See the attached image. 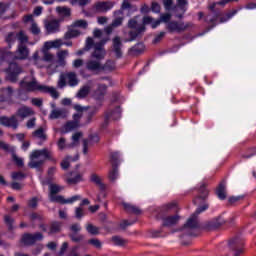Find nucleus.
Here are the masks:
<instances>
[{
    "instance_id": "nucleus-1",
    "label": "nucleus",
    "mask_w": 256,
    "mask_h": 256,
    "mask_svg": "<svg viewBox=\"0 0 256 256\" xmlns=\"http://www.w3.org/2000/svg\"><path fill=\"white\" fill-rule=\"evenodd\" d=\"M53 161L55 163V158H53V152L48 148H43L41 150H34L30 154V162L28 167L30 169H37V171H43L41 167L45 165V161Z\"/></svg>"
},
{
    "instance_id": "nucleus-2",
    "label": "nucleus",
    "mask_w": 256,
    "mask_h": 256,
    "mask_svg": "<svg viewBox=\"0 0 256 256\" xmlns=\"http://www.w3.org/2000/svg\"><path fill=\"white\" fill-rule=\"evenodd\" d=\"M29 57V48L25 44H19L18 49L16 51V55L13 52H9L7 50L0 49V59L1 61H14V59H18L23 61Z\"/></svg>"
},
{
    "instance_id": "nucleus-3",
    "label": "nucleus",
    "mask_w": 256,
    "mask_h": 256,
    "mask_svg": "<svg viewBox=\"0 0 256 256\" xmlns=\"http://www.w3.org/2000/svg\"><path fill=\"white\" fill-rule=\"evenodd\" d=\"M199 227V217L195 216V214H192L181 228L173 230L172 233L180 231L182 233V235H180L181 239H183L185 235H187L188 237H195L197 235L195 234V230L199 229Z\"/></svg>"
},
{
    "instance_id": "nucleus-4",
    "label": "nucleus",
    "mask_w": 256,
    "mask_h": 256,
    "mask_svg": "<svg viewBox=\"0 0 256 256\" xmlns=\"http://www.w3.org/2000/svg\"><path fill=\"white\" fill-rule=\"evenodd\" d=\"M153 23H155V19L151 16H144L142 19V25L139 26L136 30H130L128 32V39H126V42L135 41L136 39H139V37L143 36V33L147 31L146 25H151L153 27Z\"/></svg>"
},
{
    "instance_id": "nucleus-5",
    "label": "nucleus",
    "mask_w": 256,
    "mask_h": 256,
    "mask_svg": "<svg viewBox=\"0 0 256 256\" xmlns=\"http://www.w3.org/2000/svg\"><path fill=\"white\" fill-rule=\"evenodd\" d=\"M6 73V81L17 83L19 76L23 73V67L17 62H9L8 67L4 70Z\"/></svg>"
},
{
    "instance_id": "nucleus-6",
    "label": "nucleus",
    "mask_w": 256,
    "mask_h": 256,
    "mask_svg": "<svg viewBox=\"0 0 256 256\" xmlns=\"http://www.w3.org/2000/svg\"><path fill=\"white\" fill-rule=\"evenodd\" d=\"M225 223H227V221H225V218H223V216H218L210 221H206L203 224L202 229H204L205 231H217V229H221V227H223Z\"/></svg>"
},
{
    "instance_id": "nucleus-7",
    "label": "nucleus",
    "mask_w": 256,
    "mask_h": 256,
    "mask_svg": "<svg viewBox=\"0 0 256 256\" xmlns=\"http://www.w3.org/2000/svg\"><path fill=\"white\" fill-rule=\"evenodd\" d=\"M191 27V23H184V22H177V21H170L166 25V29L169 33H183V31H187Z\"/></svg>"
},
{
    "instance_id": "nucleus-8",
    "label": "nucleus",
    "mask_w": 256,
    "mask_h": 256,
    "mask_svg": "<svg viewBox=\"0 0 256 256\" xmlns=\"http://www.w3.org/2000/svg\"><path fill=\"white\" fill-rule=\"evenodd\" d=\"M69 239L73 243H81L85 236L81 234V225L79 223L72 224L70 226V233L68 234Z\"/></svg>"
},
{
    "instance_id": "nucleus-9",
    "label": "nucleus",
    "mask_w": 256,
    "mask_h": 256,
    "mask_svg": "<svg viewBox=\"0 0 256 256\" xmlns=\"http://www.w3.org/2000/svg\"><path fill=\"white\" fill-rule=\"evenodd\" d=\"M21 241L24 245H26V247H31L37 243V241H43V234L41 232H36L34 234L25 233L23 234Z\"/></svg>"
},
{
    "instance_id": "nucleus-10",
    "label": "nucleus",
    "mask_w": 256,
    "mask_h": 256,
    "mask_svg": "<svg viewBox=\"0 0 256 256\" xmlns=\"http://www.w3.org/2000/svg\"><path fill=\"white\" fill-rule=\"evenodd\" d=\"M111 53H113L116 59H121L123 57V41H121V37L115 36L112 39Z\"/></svg>"
},
{
    "instance_id": "nucleus-11",
    "label": "nucleus",
    "mask_w": 256,
    "mask_h": 256,
    "mask_svg": "<svg viewBox=\"0 0 256 256\" xmlns=\"http://www.w3.org/2000/svg\"><path fill=\"white\" fill-rule=\"evenodd\" d=\"M0 149H3V151H6L7 153H12V161L16 163L17 167H23V165H25L23 158H19L17 153H15V147H11L9 144L0 140Z\"/></svg>"
},
{
    "instance_id": "nucleus-12",
    "label": "nucleus",
    "mask_w": 256,
    "mask_h": 256,
    "mask_svg": "<svg viewBox=\"0 0 256 256\" xmlns=\"http://www.w3.org/2000/svg\"><path fill=\"white\" fill-rule=\"evenodd\" d=\"M0 125H3L4 127H11L15 130L19 127V120H17V116L15 115H12L11 117L1 116Z\"/></svg>"
},
{
    "instance_id": "nucleus-13",
    "label": "nucleus",
    "mask_w": 256,
    "mask_h": 256,
    "mask_svg": "<svg viewBox=\"0 0 256 256\" xmlns=\"http://www.w3.org/2000/svg\"><path fill=\"white\" fill-rule=\"evenodd\" d=\"M221 17V11H210L208 15L205 17V22L210 25L208 27V31H211L213 27L217 25V19Z\"/></svg>"
},
{
    "instance_id": "nucleus-14",
    "label": "nucleus",
    "mask_w": 256,
    "mask_h": 256,
    "mask_svg": "<svg viewBox=\"0 0 256 256\" xmlns=\"http://www.w3.org/2000/svg\"><path fill=\"white\" fill-rule=\"evenodd\" d=\"M110 9H113V2L110 1L96 2L93 5L94 13H107Z\"/></svg>"
},
{
    "instance_id": "nucleus-15",
    "label": "nucleus",
    "mask_w": 256,
    "mask_h": 256,
    "mask_svg": "<svg viewBox=\"0 0 256 256\" xmlns=\"http://www.w3.org/2000/svg\"><path fill=\"white\" fill-rule=\"evenodd\" d=\"M20 87L25 91L31 92V91H41V87H43V85H39V83H37V80L33 79V81L31 82H27L25 80L20 81Z\"/></svg>"
},
{
    "instance_id": "nucleus-16",
    "label": "nucleus",
    "mask_w": 256,
    "mask_h": 256,
    "mask_svg": "<svg viewBox=\"0 0 256 256\" xmlns=\"http://www.w3.org/2000/svg\"><path fill=\"white\" fill-rule=\"evenodd\" d=\"M162 227H174L177 225L179 221H181V216L179 214H175L173 216H166L162 218Z\"/></svg>"
},
{
    "instance_id": "nucleus-17",
    "label": "nucleus",
    "mask_w": 256,
    "mask_h": 256,
    "mask_svg": "<svg viewBox=\"0 0 256 256\" xmlns=\"http://www.w3.org/2000/svg\"><path fill=\"white\" fill-rule=\"evenodd\" d=\"M228 245L229 249L242 248L243 245H245V240L243 239V236H241V234H238L229 240Z\"/></svg>"
},
{
    "instance_id": "nucleus-18",
    "label": "nucleus",
    "mask_w": 256,
    "mask_h": 256,
    "mask_svg": "<svg viewBox=\"0 0 256 256\" xmlns=\"http://www.w3.org/2000/svg\"><path fill=\"white\" fill-rule=\"evenodd\" d=\"M169 213H179V208H177V203L171 202L161 207L160 215H169Z\"/></svg>"
},
{
    "instance_id": "nucleus-19",
    "label": "nucleus",
    "mask_w": 256,
    "mask_h": 256,
    "mask_svg": "<svg viewBox=\"0 0 256 256\" xmlns=\"http://www.w3.org/2000/svg\"><path fill=\"white\" fill-rule=\"evenodd\" d=\"M107 93V85L99 84L94 92V99L96 101H103L105 99V94Z\"/></svg>"
},
{
    "instance_id": "nucleus-20",
    "label": "nucleus",
    "mask_w": 256,
    "mask_h": 256,
    "mask_svg": "<svg viewBox=\"0 0 256 256\" xmlns=\"http://www.w3.org/2000/svg\"><path fill=\"white\" fill-rule=\"evenodd\" d=\"M16 115L21 119H27V117H31V115H35V112L33 111L32 108L28 106H22L17 110Z\"/></svg>"
},
{
    "instance_id": "nucleus-21",
    "label": "nucleus",
    "mask_w": 256,
    "mask_h": 256,
    "mask_svg": "<svg viewBox=\"0 0 256 256\" xmlns=\"http://www.w3.org/2000/svg\"><path fill=\"white\" fill-rule=\"evenodd\" d=\"M67 117V110L65 108L53 109L49 115V119H65Z\"/></svg>"
},
{
    "instance_id": "nucleus-22",
    "label": "nucleus",
    "mask_w": 256,
    "mask_h": 256,
    "mask_svg": "<svg viewBox=\"0 0 256 256\" xmlns=\"http://www.w3.org/2000/svg\"><path fill=\"white\" fill-rule=\"evenodd\" d=\"M74 109L78 113L73 114V120L72 121H74V123H77L79 125V123L81 121V117H83V112L87 111V109H89V107H83L79 104H76V105H74Z\"/></svg>"
},
{
    "instance_id": "nucleus-23",
    "label": "nucleus",
    "mask_w": 256,
    "mask_h": 256,
    "mask_svg": "<svg viewBox=\"0 0 256 256\" xmlns=\"http://www.w3.org/2000/svg\"><path fill=\"white\" fill-rule=\"evenodd\" d=\"M216 195L219 197L222 201L227 199V187L225 185V181H222L218 188L216 189Z\"/></svg>"
},
{
    "instance_id": "nucleus-24",
    "label": "nucleus",
    "mask_w": 256,
    "mask_h": 256,
    "mask_svg": "<svg viewBox=\"0 0 256 256\" xmlns=\"http://www.w3.org/2000/svg\"><path fill=\"white\" fill-rule=\"evenodd\" d=\"M199 195L193 200L194 205H197V200L202 199V201H205L209 195V190L205 187V184H202L198 190Z\"/></svg>"
},
{
    "instance_id": "nucleus-25",
    "label": "nucleus",
    "mask_w": 256,
    "mask_h": 256,
    "mask_svg": "<svg viewBox=\"0 0 256 256\" xmlns=\"http://www.w3.org/2000/svg\"><path fill=\"white\" fill-rule=\"evenodd\" d=\"M47 33H57L59 31V21L51 20L45 23Z\"/></svg>"
},
{
    "instance_id": "nucleus-26",
    "label": "nucleus",
    "mask_w": 256,
    "mask_h": 256,
    "mask_svg": "<svg viewBox=\"0 0 256 256\" xmlns=\"http://www.w3.org/2000/svg\"><path fill=\"white\" fill-rule=\"evenodd\" d=\"M114 119V121H117V119H121V107H116L114 111L107 112L105 115V121L108 122L109 119Z\"/></svg>"
},
{
    "instance_id": "nucleus-27",
    "label": "nucleus",
    "mask_w": 256,
    "mask_h": 256,
    "mask_svg": "<svg viewBox=\"0 0 256 256\" xmlns=\"http://www.w3.org/2000/svg\"><path fill=\"white\" fill-rule=\"evenodd\" d=\"M169 21H171V14L166 13V14H162L160 16L159 20H156L154 23H152V29H157V27H159V25H161V23H170Z\"/></svg>"
},
{
    "instance_id": "nucleus-28",
    "label": "nucleus",
    "mask_w": 256,
    "mask_h": 256,
    "mask_svg": "<svg viewBox=\"0 0 256 256\" xmlns=\"http://www.w3.org/2000/svg\"><path fill=\"white\" fill-rule=\"evenodd\" d=\"M123 207L127 213H132L133 215H141V213H143L141 211V208H139L133 204L123 203Z\"/></svg>"
},
{
    "instance_id": "nucleus-29",
    "label": "nucleus",
    "mask_w": 256,
    "mask_h": 256,
    "mask_svg": "<svg viewBox=\"0 0 256 256\" xmlns=\"http://www.w3.org/2000/svg\"><path fill=\"white\" fill-rule=\"evenodd\" d=\"M105 48H101L99 46L94 45V52L92 53V57L101 61V59H105Z\"/></svg>"
},
{
    "instance_id": "nucleus-30",
    "label": "nucleus",
    "mask_w": 256,
    "mask_h": 256,
    "mask_svg": "<svg viewBox=\"0 0 256 256\" xmlns=\"http://www.w3.org/2000/svg\"><path fill=\"white\" fill-rule=\"evenodd\" d=\"M40 91L42 93H49L53 99H59V92L53 87L42 85V87H40Z\"/></svg>"
},
{
    "instance_id": "nucleus-31",
    "label": "nucleus",
    "mask_w": 256,
    "mask_h": 256,
    "mask_svg": "<svg viewBox=\"0 0 256 256\" xmlns=\"http://www.w3.org/2000/svg\"><path fill=\"white\" fill-rule=\"evenodd\" d=\"M66 79L70 87L79 85V80L77 79V74L75 72L66 73Z\"/></svg>"
},
{
    "instance_id": "nucleus-32",
    "label": "nucleus",
    "mask_w": 256,
    "mask_h": 256,
    "mask_svg": "<svg viewBox=\"0 0 256 256\" xmlns=\"http://www.w3.org/2000/svg\"><path fill=\"white\" fill-rule=\"evenodd\" d=\"M145 51V44L138 43L134 45L132 48H130L129 53L130 55H141Z\"/></svg>"
},
{
    "instance_id": "nucleus-33",
    "label": "nucleus",
    "mask_w": 256,
    "mask_h": 256,
    "mask_svg": "<svg viewBox=\"0 0 256 256\" xmlns=\"http://www.w3.org/2000/svg\"><path fill=\"white\" fill-rule=\"evenodd\" d=\"M86 69H88V71H102V66L101 63L95 60H90L86 63Z\"/></svg>"
},
{
    "instance_id": "nucleus-34",
    "label": "nucleus",
    "mask_w": 256,
    "mask_h": 256,
    "mask_svg": "<svg viewBox=\"0 0 256 256\" xmlns=\"http://www.w3.org/2000/svg\"><path fill=\"white\" fill-rule=\"evenodd\" d=\"M118 177H119V167L112 166V169L109 171V174H108L109 181H111V183H115Z\"/></svg>"
},
{
    "instance_id": "nucleus-35",
    "label": "nucleus",
    "mask_w": 256,
    "mask_h": 256,
    "mask_svg": "<svg viewBox=\"0 0 256 256\" xmlns=\"http://www.w3.org/2000/svg\"><path fill=\"white\" fill-rule=\"evenodd\" d=\"M2 93V101H7V99H11V97H13L15 90H13V87L8 86L6 88H2Z\"/></svg>"
},
{
    "instance_id": "nucleus-36",
    "label": "nucleus",
    "mask_w": 256,
    "mask_h": 256,
    "mask_svg": "<svg viewBox=\"0 0 256 256\" xmlns=\"http://www.w3.org/2000/svg\"><path fill=\"white\" fill-rule=\"evenodd\" d=\"M90 181L97 185L102 191L105 190V184H103L101 177L97 174H92L90 176Z\"/></svg>"
},
{
    "instance_id": "nucleus-37",
    "label": "nucleus",
    "mask_w": 256,
    "mask_h": 256,
    "mask_svg": "<svg viewBox=\"0 0 256 256\" xmlns=\"http://www.w3.org/2000/svg\"><path fill=\"white\" fill-rule=\"evenodd\" d=\"M80 124H78L75 121H68L65 125H64V129H65V133H70V131H75V129H79Z\"/></svg>"
},
{
    "instance_id": "nucleus-38",
    "label": "nucleus",
    "mask_w": 256,
    "mask_h": 256,
    "mask_svg": "<svg viewBox=\"0 0 256 256\" xmlns=\"http://www.w3.org/2000/svg\"><path fill=\"white\" fill-rule=\"evenodd\" d=\"M89 93H91V87L89 86H83L78 93L76 94V97L78 99H85V97H87V95H89Z\"/></svg>"
},
{
    "instance_id": "nucleus-39",
    "label": "nucleus",
    "mask_w": 256,
    "mask_h": 256,
    "mask_svg": "<svg viewBox=\"0 0 256 256\" xmlns=\"http://www.w3.org/2000/svg\"><path fill=\"white\" fill-rule=\"evenodd\" d=\"M79 35H81V32L79 30H75V29H69L65 35H64V39L67 41L68 39H73L75 37H79Z\"/></svg>"
},
{
    "instance_id": "nucleus-40",
    "label": "nucleus",
    "mask_w": 256,
    "mask_h": 256,
    "mask_svg": "<svg viewBox=\"0 0 256 256\" xmlns=\"http://www.w3.org/2000/svg\"><path fill=\"white\" fill-rule=\"evenodd\" d=\"M99 111V108H97L96 106L93 107L86 116V122L85 125H89V123H91V121H93V117H95V115H97V112Z\"/></svg>"
},
{
    "instance_id": "nucleus-41",
    "label": "nucleus",
    "mask_w": 256,
    "mask_h": 256,
    "mask_svg": "<svg viewBox=\"0 0 256 256\" xmlns=\"http://www.w3.org/2000/svg\"><path fill=\"white\" fill-rule=\"evenodd\" d=\"M111 241L114 245H117L118 247H123L127 245V240L123 239L121 236H113L111 238Z\"/></svg>"
},
{
    "instance_id": "nucleus-42",
    "label": "nucleus",
    "mask_w": 256,
    "mask_h": 256,
    "mask_svg": "<svg viewBox=\"0 0 256 256\" xmlns=\"http://www.w3.org/2000/svg\"><path fill=\"white\" fill-rule=\"evenodd\" d=\"M67 55H69V51L67 50H61L60 52L57 53L58 63L62 67L65 66V57H67Z\"/></svg>"
},
{
    "instance_id": "nucleus-43",
    "label": "nucleus",
    "mask_w": 256,
    "mask_h": 256,
    "mask_svg": "<svg viewBox=\"0 0 256 256\" xmlns=\"http://www.w3.org/2000/svg\"><path fill=\"white\" fill-rule=\"evenodd\" d=\"M86 231L90 235H99L100 228L90 223L86 225Z\"/></svg>"
},
{
    "instance_id": "nucleus-44",
    "label": "nucleus",
    "mask_w": 256,
    "mask_h": 256,
    "mask_svg": "<svg viewBox=\"0 0 256 256\" xmlns=\"http://www.w3.org/2000/svg\"><path fill=\"white\" fill-rule=\"evenodd\" d=\"M49 189H50L49 196L57 195V193H61V191H63V187L57 184H50Z\"/></svg>"
},
{
    "instance_id": "nucleus-45",
    "label": "nucleus",
    "mask_w": 256,
    "mask_h": 256,
    "mask_svg": "<svg viewBox=\"0 0 256 256\" xmlns=\"http://www.w3.org/2000/svg\"><path fill=\"white\" fill-rule=\"evenodd\" d=\"M16 38L18 39V41H20V45H25V43L29 41V38L27 37V35H25V32L23 31L16 33Z\"/></svg>"
},
{
    "instance_id": "nucleus-46",
    "label": "nucleus",
    "mask_w": 256,
    "mask_h": 256,
    "mask_svg": "<svg viewBox=\"0 0 256 256\" xmlns=\"http://www.w3.org/2000/svg\"><path fill=\"white\" fill-rule=\"evenodd\" d=\"M49 200L52 203H61V205H64L65 198L61 195L54 194L53 196H49Z\"/></svg>"
},
{
    "instance_id": "nucleus-47",
    "label": "nucleus",
    "mask_w": 256,
    "mask_h": 256,
    "mask_svg": "<svg viewBox=\"0 0 256 256\" xmlns=\"http://www.w3.org/2000/svg\"><path fill=\"white\" fill-rule=\"evenodd\" d=\"M81 181H83V175L81 174H76L75 177L67 179V183H69V185H75Z\"/></svg>"
},
{
    "instance_id": "nucleus-48",
    "label": "nucleus",
    "mask_w": 256,
    "mask_h": 256,
    "mask_svg": "<svg viewBox=\"0 0 256 256\" xmlns=\"http://www.w3.org/2000/svg\"><path fill=\"white\" fill-rule=\"evenodd\" d=\"M115 69V61L108 60L102 66V71H113Z\"/></svg>"
},
{
    "instance_id": "nucleus-49",
    "label": "nucleus",
    "mask_w": 256,
    "mask_h": 256,
    "mask_svg": "<svg viewBox=\"0 0 256 256\" xmlns=\"http://www.w3.org/2000/svg\"><path fill=\"white\" fill-rule=\"evenodd\" d=\"M110 160L112 163V167H119V153L118 152L111 153Z\"/></svg>"
},
{
    "instance_id": "nucleus-50",
    "label": "nucleus",
    "mask_w": 256,
    "mask_h": 256,
    "mask_svg": "<svg viewBox=\"0 0 256 256\" xmlns=\"http://www.w3.org/2000/svg\"><path fill=\"white\" fill-rule=\"evenodd\" d=\"M33 135L35 137H38V139H42L43 141H47V135L45 134V131L43 128H39L36 131H34Z\"/></svg>"
},
{
    "instance_id": "nucleus-51",
    "label": "nucleus",
    "mask_w": 256,
    "mask_h": 256,
    "mask_svg": "<svg viewBox=\"0 0 256 256\" xmlns=\"http://www.w3.org/2000/svg\"><path fill=\"white\" fill-rule=\"evenodd\" d=\"M67 86V76L66 74H60L59 80H58V88L63 89Z\"/></svg>"
},
{
    "instance_id": "nucleus-52",
    "label": "nucleus",
    "mask_w": 256,
    "mask_h": 256,
    "mask_svg": "<svg viewBox=\"0 0 256 256\" xmlns=\"http://www.w3.org/2000/svg\"><path fill=\"white\" fill-rule=\"evenodd\" d=\"M88 245H93L96 249H101L103 247V243H101V240L97 238H92L88 240Z\"/></svg>"
},
{
    "instance_id": "nucleus-53",
    "label": "nucleus",
    "mask_w": 256,
    "mask_h": 256,
    "mask_svg": "<svg viewBox=\"0 0 256 256\" xmlns=\"http://www.w3.org/2000/svg\"><path fill=\"white\" fill-rule=\"evenodd\" d=\"M237 15V10H232L231 12H228L225 16L220 17V23H226V21H229L231 17H234Z\"/></svg>"
},
{
    "instance_id": "nucleus-54",
    "label": "nucleus",
    "mask_w": 256,
    "mask_h": 256,
    "mask_svg": "<svg viewBox=\"0 0 256 256\" xmlns=\"http://www.w3.org/2000/svg\"><path fill=\"white\" fill-rule=\"evenodd\" d=\"M7 9H9V6L3 2H0V17H1V19H11V17L4 16L5 13L7 12Z\"/></svg>"
},
{
    "instance_id": "nucleus-55",
    "label": "nucleus",
    "mask_w": 256,
    "mask_h": 256,
    "mask_svg": "<svg viewBox=\"0 0 256 256\" xmlns=\"http://www.w3.org/2000/svg\"><path fill=\"white\" fill-rule=\"evenodd\" d=\"M74 27H80V29H87L89 27V24L87 23V20H77L73 23Z\"/></svg>"
},
{
    "instance_id": "nucleus-56",
    "label": "nucleus",
    "mask_w": 256,
    "mask_h": 256,
    "mask_svg": "<svg viewBox=\"0 0 256 256\" xmlns=\"http://www.w3.org/2000/svg\"><path fill=\"white\" fill-rule=\"evenodd\" d=\"M15 41H17V33L15 32L8 33V35L6 36V42L8 43V45L15 43Z\"/></svg>"
},
{
    "instance_id": "nucleus-57",
    "label": "nucleus",
    "mask_w": 256,
    "mask_h": 256,
    "mask_svg": "<svg viewBox=\"0 0 256 256\" xmlns=\"http://www.w3.org/2000/svg\"><path fill=\"white\" fill-rule=\"evenodd\" d=\"M56 10L58 13H61V15H64V17H70L71 16V9L67 7H57Z\"/></svg>"
},
{
    "instance_id": "nucleus-58",
    "label": "nucleus",
    "mask_w": 256,
    "mask_h": 256,
    "mask_svg": "<svg viewBox=\"0 0 256 256\" xmlns=\"http://www.w3.org/2000/svg\"><path fill=\"white\" fill-rule=\"evenodd\" d=\"M61 231V222H52L50 226L51 233H59Z\"/></svg>"
},
{
    "instance_id": "nucleus-59",
    "label": "nucleus",
    "mask_w": 256,
    "mask_h": 256,
    "mask_svg": "<svg viewBox=\"0 0 256 256\" xmlns=\"http://www.w3.org/2000/svg\"><path fill=\"white\" fill-rule=\"evenodd\" d=\"M5 224L7 225L10 231H13V224L15 223V219L11 218V216L4 217Z\"/></svg>"
},
{
    "instance_id": "nucleus-60",
    "label": "nucleus",
    "mask_w": 256,
    "mask_h": 256,
    "mask_svg": "<svg viewBox=\"0 0 256 256\" xmlns=\"http://www.w3.org/2000/svg\"><path fill=\"white\" fill-rule=\"evenodd\" d=\"M75 217L78 220H81L83 217H85V210H83L81 206L75 209Z\"/></svg>"
},
{
    "instance_id": "nucleus-61",
    "label": "nucleus",
    "mask_w": 256,
    "mask_h": 256,
    "mask_svg": "<svg viewBox=\"0 0 256 256\" xmlns=\"http://www.w3.org/2000/svg\"><path fill=\"white\" fill-rule=\"evenodd\" d=\"M55 56L53 54L49 53L48 51H44L42 61H45L46 63H52Z\"/></svg>"
},
{
    "instance_id": "nucleus-62",
    "label": "nucleus",
    "mask_w": 256,
    "mask_h": 256,
    "mask_svg": "<svg viewBox=\"0 0 256 256\" xmlns=\"http://www.w3.org/2000/svg\"><path fill=\"white\" fill-rule=\"evenodd\" d=\"M93 47H95V42L93 41V38L88 37L86 39V46H85L84 50L90 51Z\"/></svg>"
},
{
    "instance_id": "nucleus-63",
    "label": "nucleus",
    "mask_w": 256,
    "mask_h": 256,
    "mask_svg": "<svg viewBox=\"0 0 256 256\" xmlns=\"http://www.w3.org/2000/svg\"><path fill=\"white\" fill-rule=\"evenodd\" d=\"M137 25V17H134L128 21V29H135V31H137Z\"/></svg>"
},
{
    "instance_id": "nucleus-64",
    "label": "nucleus",
    "mask_w": 256,
    "mask_h": 256,
    "mask_svg": "<svg viewBox=\"0 0 256 256\" xmlns=\"http://www.w3.org/2000/svg\"><path fill=\"white\" fill-rule=\"evenodd\" d=\"M12 179H14V181H23V179H25V175L23 172H13Z\"/></svg>"
}]
</instances>
